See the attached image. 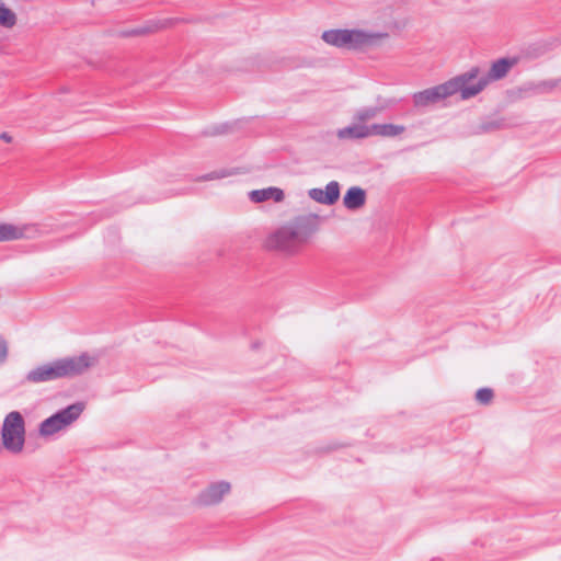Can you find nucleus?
I'll list each match as a JSON object with an SVG mask.
<instances>
[{
	"instance_id": "obj_2",
	"label": "nucleus",
	"mask_w": 561,
	"mask_h": 561,
	"mask_svg": "<svg viewBox=\"0 0 561 561\" xmlns=\"http://www.w3.org/2000/svg\"><path fill=\"white\" fill-rule=\"evenodd\" d=\"M388 37L387 33L371 32L359 28H335L324 31L321 35L323 42L336 48L357 50L378 45Z\"/></svg>"
},
{
	"instance_id": "obj_15",
	"label": "nucleus",
	"mask_w": 561,
	"mask_h": 561,
	"mask_svg": "<svg viewBox=\"0 0 561 561\" xmlns=\"http://www.w3.org/2000/svg\"><path fill=\"white\" fill-rule=\"evenodd\" d=\"M16 14L0 0V26L12 28L16 24Z\"/></svg>"
},
{
	"instance_id": "obj_8",
	"label": "nucleus",
	"mask_w": 561,
	"mask_h": 561,
	"mask_svg": "<svg viewBox=\"0 0 561 561\" xmlns=\"http://www.w3.org/2000/svg\"><path fill=\"white\" fill-rule=\"evenodd\" d=\"M230 491V484L226 481L211 483L197 496V503L204 506L219 503Z\"/></svg>"
},
{
	"instance_id": "obj_3",
	"label": "nucleus",
	"mask_w": 561,
	"mask_h": 561,
	"mask_svg": "<svg viewBox=\"0 0 561 561\" xmlns=\"http://www.w3.org/2000/svg\"><path fill=\"white\" fill-rule=\"evenodd\" d=\"M311 233L306 220L298 219L272 233L266 244L270 249L295 253L308 241Z\"/></svg>"
},
{
	"instance_id": "obj_24",
	"label": "nucleus",
	"mask_w": 561,
	"mask_h": 561,
	"mask_svg": "<svg viewBox=\"0 0 561 561\" xmlns=\"http://www.w3.org/2000/svg\"><path fill=\"white\" fill-rule=\"evenodd\" d=\"M0 139H2L5 142H10L12 140V137L8 133H2L0 135Z\"/></svg>"
},
{
	"instance_id": "obj_11",
	"label": "nucleus",
	"mask_w": 561,
	"mask_h": 561,
	"mask_svg": "<svg viewBox=\"0 0 561 561\" xmlns=\"http://www.w3.org/2000/svg\"><path fill=\"white\" fill-rule=\"evenodd\" d=\"M366 203V191L359 186L350 187L344 197L343 205L348 210H356Z\"/></svg>"
},
{
	"instance_id": "obj_6",
	"label": "nucleus",
	"mask_w": 561,
	"mask_h": 561,
	"mask_svg": "<svg viewBox=\"0 0 561 561\" xmlns=\"http://www.w3.org/2000/svg\"><path fill=\"white\" fill-rule=\"evenodd\" d=\"M446 83H454V95L460 93L462 100H469L485 89L488 80L480 77L479 67H472L467 72L447 80Z\"/></svg>"
},
{
	"instance_id": "obj_7",
	"label": "nucleus",
	"mask_w": 561,
	"mask_h": 561,
	"mask_svg": "<svg viewBox=\"0 0 561 561\" xmlns=\"http://www.w3.org/2000/svg\"><path fill=\"white\" fill-rule=\"evenodd\" d=\"M454 83H440L435 87L415 92L412 95L413 105L425 108L454 95Z\"/></svg>"
},
{
	"instance_id": "obj_20",
	"label": "nucleus",
	"mask_w": 561,
	"mask_h": 561,
	"mask_svg": "<svg viewBox=\"0 0 561 561\" xmlns=\"http://www.w3.org/2000/svg\"><path fill=\"white\" fill-rule=\"evenodd\" d=\"M308 196L312 201H314L319 204L328 205V199L324 196L323 188H319V187L311 188L308 191Z\"/></svg>"
},
{
	"instance_id": "obj_22",
	"label": "nucleus",
	"mask_w": 561,
	"mask_h": 561,
	"mask_svg": "<svg viewBox=\"0 0 561 561\" xmlns=\"http://www.w3.org/2000/svg\"><path fill=\"white\" fill-rule=\"evenodd\" d=\"M8 358V343L3 336L0 335V365Z\"/></svg>"
},
{
	"instance_id": "obj_10",
	"label": "nucleus",
	"mask_w": 561,
	"mask_h": 561,
	"mask_svg": "<svg viewBox=\"0 0 561 561\" xmlns=\"http://www.w3.org/2000/svg\"><path fill=\"white\" fill-rule=\"evenodd\" d=\"M339 139H364L373 136L371 125L355 122L344 128H340L336 133Z\"/></svg>"
},
{
	"instance_id": "obj_16",
	"label": "nucleus",
	"mask_w": 561,
	"mask_h": 561,
	"mask_svg": "<svg viewBox=\"0 0 561 561\" xmlns=\"http://www.w3.org/2000/svg\"><path fill=\"white\" fill-rule=\"evenodd\" d=\"M380 108L377 106H368L362 107L356 111L354 114V121L360 124H365L366 122L374 119L379 114Z\"/></svg>"
},
{
	"instance_id": "obj_12",
	"label": "nucleus",
	"mask_w": 561,
	"mask_h": 561,
	"mask_svg": "<svg viewBox=\"0 0 561 561\" xmlns=\"http://www.w3.org/2000/svg\"><path fill=\"white\" fill-rule=\"evenodd\" d=\"M515 65V60L508 58H501L494 61L488 72V75L482 76L484 80H488V84L491 81H496L504 78L510 69Z\"/></svg>"
},
{
	"instance_id": "obj_13",
	"label": "nucleus",
	"mask_w": 561,
	"mask_h": 561,
	"mask_svg": "<svg viewBox=\"0 0 561 561\" xmlns=\"http://www.w3.org/2000/svg\"><path fill=\"white\" fill-rule=\"evenodd\" d=\"M249 198L253 203H262L268 199L282 202L284 199V192L278 187L253 190L249 193Z\"/></svg>"
},
{
	"instance_id": "obj_21",
	"label": "nucleus",
	"mask_w": 561,
	"mask_h": 561,
	"mask_svg": "<svg viewBox=\"0 0 561 561\" xmlns=\"http://www.w3.org/2000/svg\"><path fill=\"white\" fill-rule=\"evenodd\" d=\"M502 127V123L499 122V121H491V122H486V123H483L481 124L479 127H478V131L479 134H485V133H490V131H494L496 129H500Z\"/></svg>"
},
{
	"instance_id": "obj_17",
	"label": "nucleus",
	"mask_w": 561,
	"mask_h": 561,
	"mask_svg": "<svg viewBox=\"0 0 561 561\" xmlns=\"http://www.w3.org/2000/svg\"><path fill=\"white\" fill-rule=\"evenodd\" d=\"M324 196L328 199V206L333 205L340 197V184L336 181L329 182L323 188Z\"/></svg>"
},
{
	"instance_id": "obj_18",
	"label": "nucleus",
	"mask_w": 561,
	"mask_h": 561,
	"mask_svg": "<svg viewBox=\"0 0 561 561\" xmlns=\"http://www.w3.org/2000/svg\"><path fill=\"white\" fill-rule=\"evenodd\" d=\"M236 174V171L234 170H230V169H221V170H217V171H213L210 173H207V174H204L199 178L201 181H213V180H218V179H224V178H227V176H231Z\"/></svg>"
},
{
	"instance_id": "obj_14",
	"label": "nucleus",
	"mask_w": 561,
	"mask_h": 561,
	"mask_svg": "<svg viewBox=\"0 0 561 561\" xmlns=\"http://www.w3.org/2000/svg\"><path fill=\"white\" fill-rule=\"evenodd\" d=\"M405 130L403 125L396 124H373V136H380L385 138H393L401 135Z\"/></svg>"
},
{
	"instance_id": "obj_4",
	"label": "nucleus",
	"mask_w": 561,
	"mask_h": 561,
	"mask_svg": "<svg viewBox=\"0 0 561 561\" xmlns=\"http://www.w3.org/2000/svg\"><path fill=\"white\" fill-rule=\"evenodd\" d=\"M0 436L2 446L7 451L19 455L24 450L26 439L25 420L19 411H11L4 416Z\"/></svg>"
},
{
	"instance_id": "obj_9",
	"label": "nucleus",
	"mask_w": 561,
	"mask_h": 561,
	"mask_svg": "<svg viewBox=\"0 0 561 561\" xmlns=\"http://www.w3.org/2000/svg\"><path fill=\"white\" fill-rule=\"evenodd\" d=\"M36 232L35 225L0 224V242L32 238Z\"/></svg>"
},
{
	"instance_id": "obj_19",
	"label": "nucleus",
	"mask_w": 561,
	"mask_h": 561,
	"mask_svg": "<svg viewBox=\"0 0 561 561\" xmlns=\"http://www.w3.org/2000/svg\"><path fill=\"white\" fill-rule=\"evenodd\" d=\"M493 399V390L490 388H481L476 393V400L480 404H489Z\"/></svg>"
},
{
	"instance_id": "obj_25",
	"label": "nucleus",
	"mask_w": 561,
	"mask_h": 561,
	"mask_svg": "<svg viewBox=\"0 0 561 561\" xmlns=\"http://www.w3.org/2000/svg\"><path fill=\"white\" fill-rule=\"evenodd\" d=\"M431 561H444V560L440 558H433Z\"/></svg>"
},
{
	"instance_id": "obj_23",
	"label": "nucleus",
	"mask_w": 561,
	"mask_h": 561,
	"mask_svg": "<svg viewBox=\"0 0 561 561\" xmlns=\"http://www.w3.org/2000/svg\"><path fill=\"white\" fill-rule=\"evenodd\" d=\"M556 88V83L553 81H542L537 84V89L540 92H548Z\"/></svg>"
},
{
	"instance_id": "obj_5",
	"label": "nucleus",
	"mask_w": 561,
	"mask_h": 561,
	"mask_svg": "<svg viewBox=\"0 0 561 561\" xmlns=\"http://www.w3.org/2000/svg\"><path fill=\"white\" fill-rule=\"evenodd\" d=\"M83 410L84 404L82 402H76L65 409H61L60 411L41 422L38 427L39 435L43 437H48L67 428L80 417Z\"/></svg>"
},
{
	"instance_id": "obj_1",
	"label": "nucleus",
	"mask_w": 561,
	"mask_h": 561,
	"mask_svg": "<svg viewBox=\"0 0 561 561\" xmlns=\"http://www.w3.org/2000/svg\"><path fill=\"white\" fill-rule=\"evenodd\" d=\"M93 364L94 359L88 354L65 357L33 368L26 374L24 380L28 383H42L60 378H71L83 374Z\"/></svg>"
}]
</instances>
